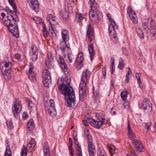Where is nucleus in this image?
Listing matches in <instances>:
<instances>
[{"label": "nucleus", "mask_w": 156, "mask_h": 156, "mask_svg": "<svg viewBox=\"0 0 156 156\" xmlns=\"http://www.w3.org/2000/svg\"><path fill=\"white\" fill-rule=\"evenodd\" d=\"M70 80L69 77L67 76L58 80V85L62 93L65 95L66 105L72 107L75 104V96L73 90L70 86Z\"/></svg>", "instance_id": "f257e3e1"}, {"label": "nucleus", "mask_w": 156, "mask_h": 156, "mask_svg": "<svg viewBox=\"0 0 156 156\" xmlns=\"http://www.w3.org/2000/svg\"><path fill=\"white\" fill-rule=\"evenodd\" d=\"M90 76V72L88 69L84 70L81 78L79 87L80 100L83 101V97L86 94L87 88V83Z\"/></svg>", "instance_id": "f03ea898"}, {"label": "nucleus", "mask_w": 156, "mask_h": 156, "mask_svg": "<svg viewBox=\"0 0 156 156\" xmlns=\"http://www.w3.org/2000/svg\"><path fill=\"white\" fill-rule=\"evenodd\" d=\"M143 26L146 31L148 37H154L156 34V30L155 24L151 18H149L144 20Z\"/></svg>", "instance_id": "7ed1b4c3"}, {"label": "nucleus", "mask_w": 156, "mask_h": 156, "mask_svg": "<svg viewBox=\"0 0 156 156\" xmlns=\"http://www.w3.org/2000/svg\"><path fill=\"white\" fill-rule=\"evenodd\" d=\"M62 54L64 58L60 56L59 57L60 65L64 73L67 75L68 74L69 69L66 64L64 61V59L67 61L68 63H71L72 62V59L73 58V56L71 53H69V52H68L67 51Z\"/></svg>", "instance_id": "20e7f679"}, {"label": "nucleus", "mask_w": 156, "mask_h": 156, "mask_svg": "<svg viewBox=\"0 0 156 156\" xmlns=\"http://www.w3.org/2000/svg\"><path fill=\"white\" fill-rule=\"evenodd\" d=\"M128 137L132 140L134 139L133 141V143L134 146V151H143L144 149L143 145L139 141L135 139L136 137V134L132 130L130 125L129 122L128 123Z\"/></svg>", "instance_id": "39448f33"}, {"label": "nucleus", "mask_w": 156, "mask_h": 156, "mask_svg": "<svg viewBox=\"0 0 156 156\" xmlns=\"http://www.w3.org/2000/svg\"><path fill=\"white\" fill-rule=\"evenodd\" d=\"M96 117L97 120L91 119H89L88 121L94 127L99 129L102 126L107 123V120L102 114H98L96 115Z\"/></svg>", "instance_id": "423d86ee"}, {"label": "nucleus", "mask_w": 156, "mask_h": 156, "mask_svg": "<svg viewBox=\"0 0 156 156\" xmlns=\"http://www.w3.org/2000/svg\"><path fill=\"white\" fill-rule=\"evenodd\" d=\"M107 16L109 20L111 23V24H110L108 27V31L109 33L112 36V39H115V41H116L117 37L116 33V30L118 29V26H117L114 20L112 18L109 13H108L107 15Z\"/></svg>", "instance_id": "0eeeda50"}, {"label": "nucleus", "mask_w": 156, "mask_h": 156, "mask_svg": "<svg viewBox=\"0 0 156 156\" xmlns=\"http://www.w3.org/2000/svg\"><path fill=\"white\" fill-rule=\"evenodd\" d=\"M7 19L5 20L4 24L8 27H12L16 25L17 22L19 21V19L17 14L9 15L6 17Z\"/></svg>", "instance_id": "6e6552de"}, {"label": "nucleus", "mask_w": 156, "mask_h": 156, "mask_svg": "<svg viewBox=\"0 0 156 156\" xmlns=\"http://www.w3.org/2000/svg\"><path fill=\"white\" fill-rule=\"evenodd\" d=\"M12 66L11 62H5L4 65V68H1V71L4 76V78L7 80L11 78V68Z\"/></svg>", "instance_id": "1a4fd4ad"}, {"label": "nucleus", "mask_w": 156, "mask_h": 156, "mask_svg": "<svg viewBox=\"0 0 156 156\" xmlns=\"http://www.w3.org/2000/svg\"><path fill=\"white\" fill-rule=\"evenodd\" d=\"M35 145V144L34 140L30 141L27 146L26 147L23 145L21 149V156H26L27 154V151L29 152H31L33 150Z\"/></svg>", "instance_id": "9d476101"}, {"label": "nucleus", "mask_w": 156, "mask_h": 156, "mask_svg": "<svg viewBox=\"0 0 156 156\" xmlns=\"http://www.w3.org/2000/svg\"><path fill=\"white\" fill-rule=\"evenodd\" d=\"M22 109V106L20 101L16 99L13 102L12 108L13 114L14 116L17 118L18 114L20 112Z\"/></svg>", "instance_id": "9b49d317"}, {"label": "nucleus", "mask_w": 156, "mask_h": 156, "mask_svg": "<svg viewBox=\"0 0 156 156\" xmlns=\"http://www.w3.org/2000/svg\"><path fill=\"white\" fill-rule=\"evenodd\" d=\"M43 82L44 86L48 87L51 82V77L48 70L44 69L42 73Z\"/></svg>", "instance_id": "f8f14e48"}, {"label": "nucleus", "mask_w": 156, "mask_h": 156, "mask_svg": "<svg viewBox=\"0 0 156 156\" xmlns=\"http://www.w3.org/2000/svg\"><path fill=\"white\" fill-rule=\"evenodd\" d=\"M127 11L129 16L133 23L134 24L137 23L138 20L137 16L131 8L128 6L127 8Z\"/></svg>", "instance_id": "ddd939ff"}, {"label": "nucleus", "mask_w": 156, "mask_h": 156, "mask_svg": "<svg viewBox=\"0 0 156 156\" xmlns=\"http://www.w3.org/2000/svg\"><path fill=\"white\" fill-rule=\"evenodd\" d=\"M93 15L91 14V10H90L89 17L90 20L94 22H97L101 16L102 14L100 10H94Z\"/></svg>", "instance_id": "4468645a"}, {"label": "nucleus", "mask_w": 156, "mask_h": 156, "mask_svg": "<svg viewBox=\"0 0 156 156\" xmlns=\"http://www.w3.org/2000/svg\"><path fill=\"white\" fill-rule=\"evenodd\" d=\"M47 21H49V24L50 25V26H49V30H51L52 33L54 32L53 28L52 27V25H55L56 24L55 22L56 17L52 14H49L47 17Z\"/></svg>", "instance_id": "2eb2a0df"}, {"label": "nucleus", "mask_w": 156, "mask_h": 156, "mask_svg": "<svg viewBox=\"0 0 156 156\" xmlns=\"http://www.w3.org/2000/svg\"><path fill=\"white\" fill-rule=\"evenodd\" d=\"M151 103L146 99L144 100L143 103H140L138 106L140 108L143 109L144 111L147 110H151Z\"/></svg>", "instance_id": "dca6fc26"}, {"label": "nucleus", "mask_w": 156, "mask_h": 156, "mask_svg": "<svg viewBox=\"0 0 156 156\" xmlns=\"http://www.w3.org/2000/svg\"><path fill=\"white\" fill-rule=\"evenodd\" d=\"M50 106L48 108V111L49 114L51 116H53L55 115L56 111L55 107L54 101L52 100H50Z\"/></svg>", "instance_id": "f3484780"}, {"label": "nucleus", "mask_w": 156, "mask_h": 156, "mask_svg": "<svg viewBox=\"0 0 156 156\" xmlns=\"http://www.w3.org/2000/svg\"><path fill=\"white\" fill-rule=\"evenodd\" d=\"M89 3L90 4L91 14L93 15L94 10H99V7L98 3L94 0H90Z\"/></svg>", "instance_id": "a211bd4d"}, {"label": "nucleus", "mask_w": 156, "mask_h": 156, "mask_svg": "<svg viewBox=\"0 0 156 156\" xmlns=\"http://www.w3.org/2000/svg\"><path fill=\"white\" fill-rule=\"evenodd\" d=\"M87 33L88 40L91 42L94 38V32L93 28L91 27L90 23L88 25Z\"/></svg>", "instance_id": "6ab92c4d"}, {"label": "nucleus", "mask_w": 156, "mask_h": 156, "mask_svg": "<svg viewBox=\"0 0 156 156\" xmlns=\"http://www.w3.org/2000/svg\"><path fill=\"white\" fill-rule=\"evenodd\" d=\"M28 2L30 3L32 8L37 13L39 11V4L37 0H28Z\"/></svg>", "instance_id": "aec40b11"}, {"label": "nucleus", "mask_w": 156, "mask_h": 156, "mask_svg": "<svg viewBox=\"0 0 156 156\" xmlns=\"http://www.w3.org/2000/svg\"><path fill=\"white\" fill-rule=\"evenodd\" d=\"M67 41H65L63 40L60 41V43L58 47L62 50V53L66 52V49H67L68 51L69 52V50H70L69 47L68 46L66 42Z\"/></svg>", "instance_id": "412c9836"}, {"label": "nucleus", "mask_w": 156, "mask_h": 156, "mask_svg": "<svg viewBox=\"0 0 156 156\" xmlns=\"http://www.w3.org/2000/svg\"><path fill=\"white\" fill-rule=\"evenodd\" d=\"M9 30L16 37H19V32L18 30V26H16L12 28L9 27Z\"/></svg>", "instance_id": "4be33fe9"}, {"label": "nucleus", "mask_w": 156, "mask_h": 156, "mask_svg": "<svg viewBox=\"0 0 156 156\" xmlns=\"http://www.w3.org/2000/svg\"><path fill=\"white\" fill-rule=\"evenodd\" d=\"M61 34L62 39V40L68 41L69 39V33L68 31L66 30H62Z\"/></svg>", "instance_id": "5701e85b"}, {"label": "nucleus", "mask_w": 156, "mask_h": 156, "mask_svg": "<svg viewBox=\"0 0 156 156\" xmlns=\"http://www.w3.org/2000/svg\"><path fill=\"white\" fill-rule=\"evenodd\" d=\"M46 66L49 69H51L54 67V64L53 59L52 58L51 56V58H48L46 60Z\"/></svg>", "instance_id": "b1692460"}, {"label": "nucleus", "mask_w": 156, "mask_h": 156, "mask_svg": "<svg viewBox=\"0 0 156 156\" xmlns=\"http://www.w3.org/2000/svg\"><path fill=\"white\" fill-rule=\"evenodd\" d=\"M88 50L90 55V60L92 61L93 59L94 51L93 44L90 43L88 44Z\"/></svg>", "instance_id": "393cba45"}, {"label": "nucleus", "mask_w": 156, "mask_h": 156, "mask_svg": "<svg viewBox=\"0 0 156 156\" xmlns=\"http://www.w3.org/2000/svg\"><path fill=\"white\" fill-rule=\"evenodd\" d=\"M35 127L34 124L33 120L32 119L30 120L27 124V130L31 131L33 130Z\"/></svg>", "instance_id": "a878e982"}, {"label": "nucleus", "mask_w": 156, "mask_h": 156, "mask_svg": "<svg viewBox=\"0 0 156 156\" xmlns=\"http://www.w3.org/2000/svg\"><path fill=\"white\" fill-rule=\"evenodd\" d=\"M108 147L109 149V152L111 155H112L115 154V147L113 145L111 144H108Z\"/></svg>", "instance_id": "bb28decb"}, {"label": "nucleus", "mask_w": 156, "mask_h": 156, "mask_svg": "<svg viewBox=\"0 0 156 156\" xmlns=\"http://www.w3.org/2000/svg\"><path fill=\"white\" fill-rule=\"evenodd\" d=\"M136 31L139 37L144 39V34L142 29L140 28H137Z\"/></svg>", "instance_id": "cd10ccee"}, {"label": "nucleus", "mask_w": 156, "mask_h": 156, "mask_svg": "<svg viewBox=\"0 0 156 156\" xmlns=\"http://www.w3.org/2000/svg\"><path fill=\"white\" fill-rule=\"evenodd\" d=\"M141 75L140 73H136V77L137 79L138 84L140 87L141 88L142 87V84L141 82V80L140 79V77H141Z\"/></svg>", "instance_id": "c85d7f7f"}, {"label": "nucleus", "mask_w": 156, "mask_h": 156, "mask_svg": "<svg viewBox=\"0 0 156 156\" xmlns=\"http://www.w3.org/2000/svg\"><path fill=\"white\" fill-rule=\"evenodd\" d=\"M4 155L5 156H12V152L9 145L6 147Z\"/></svg>", "instance_id": "c756f323"}, {"label": "nucleus", "mask_w": 156, "mask_h": 156, "mask_svg": "<svg viewBox=\"0 0 156 156\" xmlns=\"http://www.w3.org/2000/svg\"><path fill=\"white\" fill-rule=\"evenodd\" d=\"M61 16L63 19L66 21L69 18V13L66 10L61 13Z\"/></svg>", "instance_id": "7c9ffc66"}, {"label": "nucleus", "mask_w": 156, "mask_h": 156, "mask_svg": "<svg viewBox=\"0 0 156 156\" xmlns=\"http://www.w3.org/2000/svg\"><path fill=\"white\" fill-rule=\"evenodd\" d=\"M83 15L81 13H77L76 15L77 20L79 22H81L82 20L84 19Z\"/></svg>", "instance_id": "2f4dec72"}, {"label": "nucleus", "mask_w": 156, "mask_h": 156, "mask_svg": "<svg viewBox=\"0 0 156 156\" xmlns=\"http://www.w3.org/2000/svg\"><path fill=\"white\" fill-rule=\"evenodd\" d=\"M83 55L82 53H80L79 54L78 57L76 59L77 62H83Z\"/></svg>", "instance_id": "473e14b6"}, {"label": "nucleus", "mask_w": 156, "mask_h": 156, "mask_svg": "<svg viewBox=\"0 0 156 156\" xmlns=\"http://www.w3.org/2000/svg\"><path fill=\"white\" fill-rule=\"evenodd\" d=\"M124 61L121 58H120L119 60V63L118 65V68L120 69H122L124 68Z\"/></svg>", "instance_id": "72a5a7b5"}, {"label": "nucleus", "mask_w": 156, "mask_h": 156, "mask_svg": "<svg viewBox=\"0 0 156 156\" xmlns=\"http://www.w3.org/2000/svg\"><path fill=\"white\" fill-rule=\"evenodd\" d=\"M128 92L127 91H122L121 93V96L123 100L126 99L127 97V93Z\"/></svg>", "instance_id": "f704fd0d"}, {"label": "nucleus", "mask_w": 156, "mask_h": 156, "mask_svg": "<svg viewBox=\"0 0 156 156\" xmlns=\"http://www.w3.org/2000/svg\"><path fill=\"white\" fill-rule=\"evenodd\" d=\"M86 133V138L87 140L88 143L92 142V137L89 134L88 130H87Z\"/></svg>", "instance_id": "c9c22d12"}, {"label": "nucleus", "mask_w": 156, "mask_h": 156, "mask_svg": "<svg viewBox=\"0 0 156 156\" xmlns=\"http://www.w3.org/2000/svg\"><path fill=\"white\" fill-rule=\"evenodd\" d=\"M9 4L12 6L14 10L16 11V7L14 0H8Z\"/></svg>", "instance_id": "e433bc0d"}, {"label": "nucleus", "mask_w": 156, "mask_h": 156, "mask_svg": "<svg viewBox=\"0 0 156 156\" xmlns=\"http://www.w3.org/2000/svg\"><path fill=\"white\" fill-rule=\"evenodd\" d=\"M7 125L8 127L10 129H12L13 128V125L12 120L11 119L8 120L7 121Z\"/></svg>", "instance_id": "4c0bfd02"}, {"label": "nucleus", "mask_w": 156, "mask_h": 156, "mask_svg": "<svg viewBox=\"0 0 156 156\" xmlns=\"http://www.w3.org/2000/svg\"><path fill=\"white\" fill-rule=\"evenodd\" d=\"M43 148L44 152L50 151L48 145L47 143H44L43 146Z\"/></svg>", "instance_id": "58836bf2"}, {"label": "nucleus", "mask_w": 156, "mask_h": 156, "mask_svg": "<svg viewBox=\"0 0 156 156\" xmlns=\"http://www.w3.org/2000/svg\"><path fill=\"white\" fill-rule=\"evenodd\" d=\"M31 53H38L37 49V47L34 45H32L31 47Z\"/></svg>", "instance_id": "ea45409f"}, {"label": "nucleus", "mask_w": 156, "mask_h": 156, "mask_svg": "<svg viewBox=\"0 0 156 156\" xmlns=\"http://www.w3.org/2000/svg\"><path fill=\"white\" fill-rule=\"evenodd\" d=\"M88 150L95 149V147L92 142L88 143Z\"/></svg>", "instance_id": "a19ab883"}, {"label": "nucleus", "mask_w": 156, "mask_h": 156, "mask_svg": "<svg viewBox=\"0 0 156 156\" xmlns=\"http://www.w3.org/2000/svg\"><path fill=\"white\" fill-rule=\"evenodd\" d=\"M38 53H31V58L33 61H36L38 58Z\"/></svg>", "instance_id": "79ce46f5"}, {"label": "nucleus", "mask_w": 156, "mask_h": 156, "mask_svg": "<svg viewBox=\"0 0 156 156\" xmlns=\"http://www.w3.org/2000/svg\"><path fill=\"white\" fill-rule=\"evenodd\" d=\"M89 154L90 156H95L96 153L95 149L88 150Z\"/></svg>", "instance_id": "37998d69"}, {"label": "nucleus", "mask_w": 156, "mask_h": 156, "mask_svg": "<svg viewBox=\"0 0 156 156\" xmlns=\"http://www.w3.org/2000/svg\"><path fill=\"white\" fill-rule=\"evenodd\" d=\"M28 103L29 107L30 108L32 109L33 107H35L34 104L31 101L28 100Z\"/></svg>", "instance_id": "c03bdc74"}, {"label": "nucleus", "mask_w": 156, "mask_h": 156, "mask_svg": "<svg viewBox=\"0 0 156 156\" xmlns=\"http://www.w3.org/2000/svg\"><path fill=\"white\" fill-rule=\"evenodd\" d=\"M42 32H43L44 37H47L48 36V31L46 30L45 26H43V28L42 30Z\"/></svg>", "instance_id": "a18cd8bd"}, {"label": "nucleus", "mask_w": 156, "mask_h": 156, "mask_svg": "<svg viewBox=\"0 0 156 156\" xmlns=\"http://www.w3.org/2000/svg\"><path fill=\"white\" fill-rule=\"evenodd\" d=\"M83 62H77V64L76 66V68L78 70L80 69L83 66Z\"/></svg>", "instance_id": "49530a36"}, {"label": "nucleus", "mask_w": 156, "mask_h": 156, "mask_svg": "<svg viewBox=\"0 0 156 156\" xmlns=\"http://www.w3.org/2000/svg\"><path fill=\"white\" fill-rule=\"evenodd\" d=\"M5 10L7 12H9L11 13V15H13V13L14 14H16V12H13L8 7L6 6L5 7Z\"/></svg>", "instance_id": "de8ad7c7"}, {"label": "nucleus", "mask_w": 156, "mask_h": 156, "mask_svg": "<svg viewBox=\"0 0 156 156\" xmlns=\"http://www.w3.org/2000/svg\"><path fill=\"white\" fill-rule=\"evenodd\" d=\"M102 75L104 77V79H105L106 76V67L105 66H104L102 69Z\"/></svg>", "instance_id": "09e8293b"}, {"label": "nucleus", "mask_w": 156, "mask_h": 156, "mask_svg": "<svg viewBox=\"0 0 156 156\" xmlns=\"http://www.w3.org/2000/svg\"><path fill=\"white\" fill-rule=\"evenodd\" d=\"M34 74H29V78L31 80L34 81L36 80L35 77L34 76Z\"/></svg>", "instance_id": "8fccbe9b"}, {"label": "nucleus", "mask_w": 156, "mask_h": 156, "mask_svg": "<svg viewBox=\"0 0 156 156\" xmlns=\"http://www.w3.org/2000/svg\"><path fill=\"white\" fill-rule=\"evenodd\" d=\"M145 128L148 130L149 129L150 126L151 124V122H149L148 123H144Z\"/></svg>", "instance_id": "3c124183"}, {"label": "nucleus", "mask_w": 156, "mask_h": 156, "mask_svg": "<svg viewBox=\"0 0 156 156\" xmlns=\"http://www.w3.org/2000/svg\"><path fill=\"white\" fill-rule=\"evenodd\" d=\"M69 140L70 144V145L69 146V148L70 149H71V148L72 147V145L73 144L72 138H69Z\"/></svg>", "instance_id": "603ef678"}, {"label": "nucleus", "mask_w": 156, "mask_h": 156, "mask_svg": "<svg viewBox=\"0 0 156 156\" xmlns=\"http://www.w3.org/2000/svg\"><path fill=\"white\" fill-rule=\"evenodd\" d=\"M28 117V115L27 113L24 112L23 115V118L24 119H27Z\"/></svg>", "instance_id": "864d4df0"}, {"label": "nucleus", "mask_w": 156, "mask_h": 156, "mask_svg": "<svg viewBox=\"0 0 156 156\" xmlns=\"http://www.w3.org/2000/svg\"><path fill=\"white\" fill-rule=\"evenodd\" d=\"M98 156H107L104 151H101Z\"/></svg>", "instance_id": "5fc2aeb1"}, {"label": "nucleus", "mask_w": 156, "mask_h": 156, "mask_svg": "<svg viewBox=\"0 0 156 156\" xmlns=\"http://www.w3.org/2000/svg\"><path fill=\"white\" fill-rule=\"evenodd\" d=\"M14 57L16 59L20 60L21 58V55L18 53H17L15 55Z\"/></svg>", "instance_id": "6e6d98bb"}, {"label": "nucleus", "mask_w": 156, "mask_h": 156, "mask_svg": "<svg viewBox=\"0 0 156 156\" xmlns=\"http://www.w3.org/2000/svg\"><path fill=\"white\" fill-rule=\"evenodd\" d=\"M93 92L95 96H97L98 95L99 92L98 90H95L94 87L93 88Z\"/></svg>", "instance_id": "4d7b16f0"}, {"label": "nucleus", "mask_w": 156, "mask_h": 156, "mask_svg": "<svg viewBox=\"0 0 156 156\" xmlns=\"http://www.w3.org/2000/svg\"><path fill=\"white\" fill-rule=\"evenodd\" d=\"M77 150L78 152L77 153H82V150L80 146L78 145L77 146Z\"/></svg>", "instance_id": "13d9d810"}, {"label": "nucleus", "mask_w": 156, "mask_h": 156, "mask_svg": "<svg viewBox=\"0 0 156 156\" xmlns=\"http://www.w3.org/2000/svg\"><path fill=\"white\" fill-rule=\"evenodd\" d=\"M114 62V58L112 57H111V66H115Z\"/></svg>", "instance_id": "bf43d9fd"}, {"label": "nucleus", "mask_w": 156, "mask_h": 156, "mask_svg": "<svg viewBox=\"0 0 156 156\" xmlns=\"http://www.w3.org/2000/svg\"><path fill=\"white\" fill-rule=\"evenodd\" d=\"M111 69H112L111 73L113 74L114 72L115 69V66H110Z\"/></svg>", "instance_id": "052dcab7"}, {"label": "nucleus", "mask_w": 156, "mask_h": 156, "mask_svg": "<svg viewBox=\"0 0 156 156\" xmlns=\"http://www.w3.org/2000/svg\"><path fill=\"white\" fill-rule=\"evenodd\" d=\"M83 124L85 126H87L88 125V123L87 121L86 120H84L83 121Z\"/></svg>", "instance_id": "680f3d73"}, {"label": "nucleus", "mask_w": 156, "mask_h": 156, "mask_svg": "<svg viewBox=\"0 0 156 156\" xmlns=\"http://www.w3.org/2000/svg\"><path fill=\"white\" fill-rule=\"evenodd\" d=\"M123 105L125 108H129V105L127 103L125 102L123 104Z\"/></svg>", "instance_id": "e2e57ef3"}, {"label": "nucleus", "mask_w": 156, "mask_h": 156, "mask_svg": "<svg viewBox=\"0 0 156 156\" xmlns=\"http://www.w3.org/2000/svg\"><path fill=\"white\" fill-rule=\"evenodd\" d=\"M127 69H128V70L127 71L126 75H130V72H131V70L129 67H128Z\"/></svg>", "instance_id": "0e129e2a"}, {"label": "nucleus", "mask_w": 156, "mask_h": 156, "mask_svg": "<svg viewBox=\"0 0 156 156\" xmlns=\"http://www.w3.org/2000/svg\"><path fill=\"white\" fill-rule=\"evenodd\" d=\"M44 156H50V151L45 152H44Z\"/></svg>", "instance_id": "69168bd1"}, {"label": "nucleus", "mask_w": 156, "mask_h": 156, "mask_svg": "<svg viewBox=\"0 0 156 156\" xmlns=\"http://www.w3.org/2000/svg\"><path fill=\"white\" fill-rule=\"evenodd\" d=\"M129 75H126V80H125V82L126 83H128L129 82Z\"/></svg>", "instance_id": "338daca9"}, {"label": "nucleus", "mask_w": 156, "mask_h": 156, "mask_svg": "<svg viewBox=\"0 0 156 156\" xmlns=\"http://www.w3.org/2000/svg\"><path fill=\"white\" fill-rule=\"evenodd\" d=\"M69 150L70 151V154L71 156L73 155V149L72 148V147H71V149H70L69 148Z\"/></svg>", "instance_id": "774afa93"}]
</instances>
